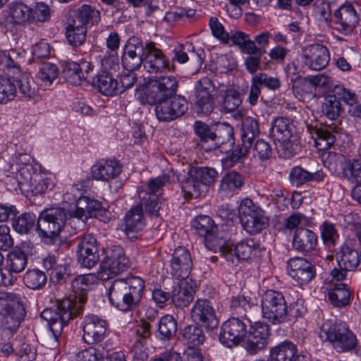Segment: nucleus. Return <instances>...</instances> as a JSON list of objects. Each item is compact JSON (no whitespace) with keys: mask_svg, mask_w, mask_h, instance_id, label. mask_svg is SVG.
<instances>
[{"mask_svg":"<svg viewBox=\"0 0 361 361\" xmlns=\"http://www.w3.org/2000/svg\"><path fill=\"white\" fill-rule=\"evenodd\" d=\"M109 300L112 305L123 312L135 308L140 302L145 289V281L137 276L118 279L106 286Z\"/></svg>","mask_w":361,"mask_h":361,"instance_id":"obj_1","label":"nucleus"},{"mask_svg":"<svg viewBox=\"0 0 361 361\" xmlns=\"http://www.w3.org/2000/svg\"><path fill=\"white\" fill-rule=\"evenodd\" d=\"M69 210L53 207L43 211L37 219L36 230L47 243H53L66 224L74 228V221L69 219Z\"/></svg>","mask_w":361,"mask_h":361,"instance_id":"obj_2","label":"nucleus"},{"mask_svg":"<svg viewBox=\"0 0 361 361\" xmlns=\"http://www.w3.org/2000/svg\"><path fill=\"white\" fill-rule=\"evenodd\" d=\"M73 305L70 298H63L57 302L55 307L47 308L42 312L41 317L48 322L49 330L55 334L61 335L63 326L80 314V306L73 309Z\"/></svg>","mask_w":361,"mask_h":361,"instance_id":"obj_3","label":"nucleus"},{"mask_svg":"<svg viewBox=\"0 0 361 361\" xmlns=\"http://www.w3.org/2000/svg\"><path fill=\"white\" fill-rule=\"evenodd\" d=\"M78 190L77 185H72L70 191L68 190L64 195V200L72 202L76 200L75 209L69 210V219L74 221V228L77 229L79 226H82L87 219L95 217L102 212V204L100 202L90 199L87 196H80L77 198L76 195L70 197L71 192Z\"/></svg>","mask_w":361,"mask_h":361,"instance_id":"obj_4","label":"nucleus"},{"mask_svg":"<svg viewBox=\"0 0 361 361\" xmlns=\"http://www.w3.org/2000/svg\"><path fill=\"white\" fill-rule=\"evenodd\" d=\"M320 336L329 341L337 352L350 351L357 346L356 336L343 324L324 323Z\"/></svg>","mask_w":361,"mask_h":361,"instance_id":"obj_5","label":"nucleus"},{"mask_svg":"<svg viewBox=\"0 0 361 361\" xmlns=\"http://www.w3.org/2000/svg\"><path fill=\"white\" fill-rule=\"evenodd\" d=\"M217 172L208 167L194 168L182 183V190L185 196L197 198L205 192L207 187L215 182Z\"/></svg>","mask_w":361,"mask_h":361,"instance_id":"obj_6","label":"nucleus"},{"mask_svg":"<svg viewBox=\"0 0 361 361\" xmlns=\"http://www.w3.org/2000/svg\"><path fill=\"white\" fill-rule=\"evenodd\" d=\"M263 317L274 324L288 322V307L281 293L268 290L262 298Z\"/></svg>","mask_w":361,"mask_h":361,"instance_id":"obj_7","label":"nucleus"},{"mask_svg":"<svg viewBox=\"0 0 361 361\" xmlns=\"http://www.w3.org/2000/svg\"><path fill=\"white\" fill-rule=\"evenodd\" d=\"M105 254L97 272L98 278L101 280L107 281L129 267V260L121 246L108 247L105 250Z\"/></svg>","mask_w":361,"mask_h":361,"instance_id":"obj_8","label":"nucleus"},{"mask_svg":"<svg viewBox=\"0 0 361 361\" xmlns=\"http://www.w3.org/2000/svg\"><path fill=\"white\" fill-rule=\"evenodd\" d=\"M105 254L97 272L98 278L101 280L107 281L129 267V260L121 246L108 247L105 250Z\"/></svg>","mask_w":361,"mask_h":361,"instance_id":"obj_9","label":"nucleus"},{"mask_svg":"<svg viewBox=\"0 0 361 361\" xmlns=\"http://www.w3.org/2000/svg\"><path fill=\"white\" fill-rule=\"evenodd\" d=\"M238 213L243 227L250 234L260 232L267 224L268 220L264 212L250 199H245L241 202Z\"/></svg>","mask_w":361,"mask_h":361,"instance_id":"obj_10","label":"nucleus"},{"mask_svg":"<svg viewBox=\"0 0 361 361\" xmlns=\"http://www.w3.org/2000/svg\"><path fill=\"white\" fill-rule=\"evenodd\" d=\"M293 130V126L286 118H277L271 123L270 135L280 144L279 147L281 149L279 150H283V157L286 158L292 157L297 147Z\"/></svg>","mask_w":361,"mask_h":361,"instance_id":"obj_11","label":"nucleus"},{"mask_svg":"<svg viewBox=\"0 0 361 361\" xmlns=\"http://www.w3.org/2000/svg\"><path fill=\"white\" fill-rule=\"evenodd\" d=\"M245 318L250 324L248 336L245 343V350L251 355L266 348L269 336V326L260 322H254L247 314Z\"/></svg>","mask_w":361,"mask_h":361,"instance_id":"obj_12","label":"nucleus"},{"mask_svg":"<svg viewBox=\"0 0 361 361\" xmlns=\"http://www.w3.org/2000/svg\"><path fill=\"white\" fill-rule=\"evenodd\" d=\"M18 183L35 194L43 193L54 185L50 178L35 170L32 166H27L21 170Z\"/></svg>","mask_w":361,"mask_h":361,"instance_id":"obj_13","label":"nucleus"},{"mask_svg":"<svg viewBox=\"0 0 361 361\" xmlns=\"http://www.w3.org/2000/svg\"><path fill=\"white\" fill-rule=\"evenodd\" d=\"M301 56L303 66L312 71L324 69L330 61L328 49L319 43L304 47Z\"/></svg>","mask_w":361,"mask_h":361,"instance_id":"obj_14","label":"nucleus"},{"mask_svg":"<svg viewBox=\"0 0 361 361\" xmlns=\"http://www.w3.org/2000/svg\"><path fill=\"white\" fill-rule=\"evenodd\" d=\"M190 314L195 323L209 330L214 329L219 325L215 310L207 299H197L191 309Z\"/></svg>","mask_w":361,"mask_h":361,"instance_id":"obj_15","label":"nucleus"},{"mask_svg":"<svg viewBox=\"0 0 361 361\" xmlns=\"http://www.w3.org/2000/svg\"><path fill=\"white\" fill-rule=\"evenodd\" d=\"M78 262L81 267L91 269L99 260L97 240L91 234L84 235L77 247Z\"/></svg>","mask_w":361,"mask_h":361,"instance_id":"obj_16","label":"nucleus"},{"mask_svg":"<svg viewBox=\"0 0 361 361\" xmlns=\"http://www.w3.org/2000/svg\"><path fill=\"white\" fill-rule=\"evenodd\" d=\"M145 47L137 37H130L124 48L121 61L123 66L128 71H134L144 64Z\"/></svg>","mask_w":361,"mask_h":361,"instance_id":"obj_17","label":"nucleus"},{"mask_svg":"<svg viewBox=\"0 0 361 361\" xmlns=\"http://www.w3.org/2000/svg\"><path fill=\"white\" fill-rule=\"evenodd\" d=\"M246 324L238 318L228 319L221 326L220 342L229 348L238 345L246 335Z\"/></svg>","mask_w":361,"mask_h":361,"instance_id":"obj_18","label":"nucleus"},{"mask_svg":"<svg viewBox=\"0 0 361 361\" xmlns=\"http://www.w3.org/2000/svg\"><path fill=\"white\" fill-rule=\"evenodd\" d=\"M108 324L96 315L87 316L83 324L84 341L93 345L103 341L107 335Z\"/></svg>","mask_w":361,"mask_h":361,"instance_id":"obj_19","label":"nucleus"},{"mask_svg":"<svg viewBox=\"0 0 361 361\" xmlns=\"http://www.w3.org/2000/svg\"><path fill=\"white\" fill-rule=\"evenodd\" d=\"M336 29L344 35L353 32L358 24L359 15L350 3H345L334 13Z\"/></svg>","mask_w":361,"mask_h":361,"instance_id":"obj_20","label":"nucleus"},{"mask_svg":"<svg viewBox=\"0 0 361 361\" xmlns=\"http://www.w3.org/2000/svg\"><path fill=\"white\" fill-rule=\"evenodd\" d=\"M144 47V68L147 71L150 73H157L170 69L168 58L162 50L156 47L154 42L147 43Z\"/></svg>","mask_w":361,"mask_h":361,"instance_id":"obj_21","label":"nucleus"},{"mask_svg":"<svg viewBox=\"0 0 361 361\" xmlns=\"http://www.w3.org/2000/svg\"><path fill=\"white\" fill-rule=\"evenodd\" d=\"M192 267V262L189 251L183 247H177L171 261V275L178 279H190L189 275Z\"/></svg>","mask_w":361,"mask_h":361,"instance_id":"obj_22","label":"nucleus"},{"mask_svg":"<svg viewBox=\"0 0 361 361\" xmlns=\"http://www.w3.org/2000/svg\"><path fill=\"white\" fill-rule=\"evenodd\" d=\"M259 254V245L253 238L243 240L235 245H228L226 248L225 258L227 261H245L257 256Z\"/></svg>","mask_w":361,"mask_h":361,"instance_id":"obj_23","label":"nucleus"},{"mask_svg":"<svg viewBox=\"0 0 361 361\" xmlns=\"http://www.w3.org/2000/svg\"><path fill=\"white\" fill-rule=\"evenodd\" d=\"M234 145L233 128L228 123H221L213 130L211 143L204 146L207 152L221 148V151L228 152Z\"/></svg>","mask_w":361,"mask_h":361,"instance_id":"obj_24","label":"nucleus"},{"mask_svg":"<svg viewBox=\"0 0 361 361\" xmlns=\"http://www.w3.org/2000/svg\"><path fill=\"white\" fill-rule=\"evenodd\" d=\"M196 288V283L192 279L179 281L171 293L173 305L180 308L187 307L194 299Z\"/></svg>","mask_w":361,"mask_h":361,"instance_id":"obj_25","label":"nucleus"},{"mask_svg":"<svg viewBox=\"0 0 361 361\" xmlns=\"http://www.w3.org/2000/svg\"><path fill=\"white\" fill-rule=\"evenodd\" d=\"M288 274L300 285L307 283L315 276L314 266L302 257H295L288 262Z\"/></svg>","mask_w":361,"mask_h":361,"instance_id":"obj_26","label":"nucleus"},{"mask_svg":"<svg viewBox=\"0 0 361 361\" xmlns=\"http://www.w3.org/2000/svg\"><path fill=\"white\" fill-rule=\"evenodd\" d=\"M122 171V166L116 159H102L91 169L92 178L97 180L109 181Z\"/></svg>","mask_w":361,"mask_h":361,"instance_id":"obj_27","label":"nucleus"},{"mask_svg":"<svg viewBox=\"0 0 361 361\" xmlns=\"http://www.w3.org/2000/svg\"><path fill=\"white\" fill-rule=\"evenodd\" d=\"M100 20V12L90 5L83 4L80 8L72 11L69 21L77 26L86 27L88 25L97 24Z\"/></svg>","mask_w":361,"mask_h":361,"instance_id":"obj_28","label":"nucleus"},{"mask_svg":"<svg viewBox=\"0 0 361 361\" xmlns=\"http://www.w3.org/2000/svg\"><path fill=\"white\" fill-rule=\"evenodd\" d=\"M317 244V234L307 228H298L293 238V247L301 252H309L314 250Z\"/></svg>","mask_w":361,"mask_h":361,"instance_id":"obj_29","label":"nucleus"},{"mask_svg":"<svg viewBox=\"0 0 361 361\" xmlns=\"http://www.w3.org/2000/svg\"><path fill=\"white\" fill-rule=\"evenodd\" d=\"M244 183L242 174L235 171H228L221 176L218 191L224 195L231 196L243 188Z\"/></svg>","mask_w":361,"mask_h":361,"instance_id":"obj_30","label":"nucleus"},{"mask_svg":"<svg viewBox=\"0 0 361 361\" xmlns=\"http://www.w3.org/2000/svg\"><path fill=\"white\" fill-rule=\"evenodd\" d=\"M90 277L87 275H80L75 277L71 283L73 297H68L73 301V309L80 306V313L82 311L83 305L87 300L86 292L90 288Z\"/></svg>","mask_w":361,"mask_h":361,"instance_id":"obj_31","label":"nucleus"},{"mask_svg":"<svg viewBox=\"0 0 361 361\" xmlns=\"http://www.w3.org/2000/svg\"><path fill=\"white\" fill-rule=\"evenodd\" d=\"M115 74H111L106 71L100 72L92 78V85L99 92L106 96L118 94V80L114 78Z\"/></svg>","mask_w":361,"mask_h":361,"instance_id":"obj_32","label":"nucleus"},{"mask_svg":"<svg viewBox=\"0 0 361 361\" xmlns=\"http://www.w3.org/2000/svg\"><path fill=\"white\" fill-rule=\"evenodd\" d=\"M337 133V127L331 126L322 128H315L310 132L316 147L320 151L326 150L332 146L336 140L335 133Z\"/></svg>","mask_w":361,"mask_h":361,"instance_id":"obj_33","label":"nucleus"},{"mask_svg":"<svg viewBox=\"0 0 361 361\" xmlns=\"http://www.w3.org/2000/svg\"><path fill=\"white\" fill-rule=\"evenodd\" d=\"M144 226L142 206L137 205L126 213L121 229L128 235L142 230Z\"/></svg>","mask_w":361,"mask_h":361,"instance_id":"obj_34","label":"nucleus"},{"mask_svg":"<svg viewBox=\"0 0 361 361\" xmlns=\"http://www.w3.org/2000/svg\"><path fill=\"white\" fill-rule=\"evenodd\" d=\"M360 257L357 250L344 245L337 253V262L339 267L344 270H355L360 264Z\"/></svg>","mask_w":361,"mask_h":361,"instance_id":"obj_35","label":"nucleus"},{"mask_svg":"<svg viewBox=\"0 0 361 361\" xmlns=\"http://www.w3.org/2000/svg\"><path fill=\"white\" fill-rule=\"evenodd\" d=\"M25 314V310L23 304L19 300H16V302H13V305L7 310V312L1 315L4 319L5 329L11 331H16L23 320Z\"/></svg>","mask_w":361,"mask_h":361,"instance_id":"obj_36","label":"nucleus"},{"mask_svg":"<svg viewBox=\"0 0 361 361\" xmlns=\"http://www.w3.org/2000/svg\"><path fill=\"white\" fill-rule=\"evenodd\" d=\"M296 346L290 341H283L270 349L269 361H295Z\"/></svg>","mask_w":361,"mask_h":361,"instance_id":"obj_37","label":"nucleus"},{"mask_svg":"<svg viewBox=\"0 0 361 361\" xmlns=\"http://www.w3.org/2000/svg\"><path fill=\"white\" fill-rule=\"evenodd\" d=\"M324 177V174L321 171L310 173L300 166H295L292 169L289 176L290 181L292 185L297 187L311 180L320 181L323 180Z\"/></svg>","mask_w":361,"mask_h":361,"instance_id":"obj_38","label":"nucleus"},{"mask_svg":"<svg viewBox=\"0 0 361 361\" xmlns=\"http://www.w3.org/2000/svg\"><path fill=\"white\" fill-rule=\"evenodd\" d=\"M206 247L215 252L218 251L225 257L226 248L229 245H226V239L223 231H219L216 226L214 231L209 232L204 237Z\"/></svg>","mask_w":361,"mask_h":361,"instance_id":"obj_39","label":"nucleus"},{"mask_svg":"<svg viewBox=\"0 0 361 361\" xmlns=\"http://www.w3.org/2000/svg\"><path fill=\"white\" fill-rule=\"evenodd\" d=\"M8 14L17 24L30 21L32 9L21 1H14L8 6Z\"/></svg>","mask_w":361,"mask_h":361,"instance_id":"obj_40","label":"nucleus"},{"mask_svg":"<svg viewBox=\"0 0 361 361\" xmlns=\"http://www.w3.org/2000/svg\"><path fill=\"white\" fill-rule=\"evenodd\" d=\"M350 293L345 283H338L329 292V299L336 307H344L349 303Z\"/></svg>","mask_w":361,"mask_h":361,"instance_id":"obj_41","label":"nucleus"},{"mask_svg":"<svg viewBox=\"0 0 361 361\" xmlns=\"http://www.w3.org/2000/svg\"><path fill=\"white\" fill-rule=\"evenodd\" d=\"M23 283L30 289L40 290L47 283V276L39 269H29L23 276Z\"/></svg>","mask_w":361,"mask_h":361,"instance_id":"obj_42","label":"nucleus"},{"mask_svg":"<svg viewBox=\"0 0 361 361\" xmlns=\"http://www.w3.org/2000/svg\"><path fill=\"white\" fill-rule=\"evenodd\" d=\"M7 267L12 273L23 271L27 264V255L20 250H13L7 255Z\"/></svg>","mask_w":361,"mask_h":361,"instance_id":"obj_43","label":"nucleus"},{"mask_svg":"<svg viewBox=\"0 0 361 361\" xmlns=\"http://www.w3.org/2000/svg\"><path fill=\"white\" fill-rule=\"evenodd\" d=\"M62 75L66 81L73 85H79L87 78L84 73L80 71V66L75 62H68L64 64Z\"/></svg>","mask_w":361,"mask_h":361,"instance_id":"obj_44","label":"nucleus"},{"mask_svg":"<svg viewBox=\"0 0 361 361\" xmlns=\"http://www.w3.org/2000/svg\"><path fill=\"white\" fill-rule=\"evenodd\" d=\"M258 121L252 117H246L242 123V142L252 144L253 140L259 135Z\"/></svg>","mask_w":361,"mask_h":361,"instance_id":"obj_45","label":"nucleus"},{"mask_svg":"<svg viewBox=\"0 0 361 361\" xmlns=\"http://www.w3.org/2000/svg\"><path fill=\"white\" fill-rule=\"evenodd\" d=\"M86 27L79 25L76 27V24L68 20L66 36L70 44L73 47L82 44L86 39Z\"/></svg>","mask_w":361,"mask_h":361,"instance_id":"obj_46","label":"nucleus"},{"mask_svg":"<svg viewBox=\"0 0 361 361\" xmlns=\"http://www.w3.org/2000/svg\"><path fill=\"white\" fill-rule=\"evenodd\" d=\"M230 39L233 44L238 46L243 53L256 54L259 51V48L256 47L255 42L250 39L249 35L243 32H236Z\"/></svg>","mask_w":361,"mask_h":361,"instance_id":"obj_47","label":"nucleus"},{"mask_svg":"<svg viewBox=\"0 0 361 361\" xmlns=\"http://www.w3.org/2000/svg\"><path fill=\"white\" fill-rule=\"evenodd\" d=\"M59 73V70L56 65L44 62L38 71L37 78L44 85H50L56 80Z\"/></svg>","mask_w":361,"mask_h":361,"instance_id":"obj_48","label":"nucleus"},{"mask_svg":"<svg viewBox=\"0 0 361 361\" xmlns=\"http://www.w3.org/2000/svg\"><path fill=\"white\" fill-rule=\"evenodd\" d=\"M36 216L32 213H24L13 218V227L19 233H27L35 226Z\"/></svg>","mask_w":361,"mask_h":361,"instance_id":"obj_49","label":"nucleus"},{"mask_svg":"<svg viewBox=\"0 0 361 361\" xmlns=\"http://www.w3.org/2000/svg\"><path fill=\"white\" fill-rule=\"evenodd\" d=\"M225 94L223 100V107L226 111L231 112L236 110L242 103L240 94L233 88L221 90Z\"/></svg>","mask_w":361,"mask_h":361,"instance_id":"obj_50","label":"nucleus"},{"mask_svg":"<svg viewBox=\"0 0 361 361\" xmlns=\"http://www.w3.org/2000/svg\"><path fill=\"white\" fill-rule=\"evenodd\" d=\"M144 95L146 102L151 105H157L167 97L153 79L150 80L145 87Z\"/></svg>","mask_w":361,"mask_h":361,"instance_id":"obj_51","label":"nucleus"},{"mask_svg":"<svg viewBox=\"0 0 361 361\" xmlns=\"http://www.w3.org/2000/svg\"><path fill=\"white\" fill-rule=\"evenodd\" d=\"M183 337L188 345L194 346L203 343L205 339L202 330L200 327L193 325L184 328Z\"/></svg>","mask_w":361,"mask_h":361,"instance_id":"obj_52","label":"nucleus"},{"mask_svg":"<svg viewBox=\"0 0 361 361\" xmlns=\"http://www.w3.org/2000/svg\"><path fill=\"white\" fill-rule=\"evenodd\" d=\"M153 80L157 83L167 97L175 94L178 88V81L172 75L156 77Z\"/></svg>","mask_w":361,"mask_h":361,"instance_id":"obj_53","label":"nucleus"},{"mask_svg":"<svg viewBox=\"0 0 361 361\" xmlns=\"http://www.w3.org/2000/svg\"><path fill=\"white\" fill-rule=\"evenodd\" d=\"M192 226L199 235L204 237L216 227L214 221L206 215L197 216L192 221Z\"/></svg>","mask_w":361,"mask_h":361,"instance_id":"obj_54","label":"nucleus"},{"mask_svg":"<svg viewBox=\"0 0 361 361\" xmlns=\"http://www.w3.org/2000/svg\"><path fill=\"white\" fill-rule=\"evenodd\" d=\"M361 172V161L358 159L346 160L342 166V176L349 181L357 182Z\"/></svg>","mask_w":361,"mask_h":361,"instance_id":"obj_55","label":"nucleus"},{"mask_svg":"<svg viewBox=\"0 0 361 361\" xmlns=\"http://www.w3.org/2000/svg\"><path fill=\"white\" fill-rule=\"evenodd\" d=\"M341 102L336 95H329L322 106L324 114L330 120H335L341 112Z\"/></svg>","mask_w":361,"mask_h":361,"instance_id":"obj_56","label":"nucleus"},{"mask_svg":"<svg viewBox=\"0 0 361 361\" xmlns=\"http://www.w3.org/2000/svg\"><path fill=\"white\" fill-rule=\"evenodd\" d=\"M177 323L171 315H166L159 321V332L164 338H171L177 332Z\"/></svg>","mask_w":361,"mask_h":361,"instance_id":"obj_57","label":"nucleus"},{"mask_svg":"<svg viewBox=\"0 0 361 361\" xmlns=\"http://www.w3.org/2000/svg\"><path fill=\"white\" fill-rule=\"evenodd\" d=\"M15 85L8 79L0 76V103H7L16 97Z\"/></svg>","mask_w":361,"mask_h":361,"instance_id":"obj_58","label":"nucleus"},{"mask_svg":"<svg viewBox=\"0 0 361 361\" xmlns=\"http://www.w3.org/2000/svg\"><path fill=\"white\" fill-rule=\"evenodd\" d=\"M215 96L195 97V108L200 114L209 115L215 109Z\"/></svg>","mask_w":361,"mask_h":361,"instance_id":"obj_59","label":"nucleus"},{"mask_svg":"<svg viewBox=\"0 0 361 361\" xmlns=\"http://www.w3.org/2000/svg\"><path fill=\"white\" fill-rule=\"evenodd\" d=\"M19 92L24 97L33 98L36 94L37 87L32 78L23 75L17 81Z\"/></svg>","mask_w":361,"mask_h":361,"instance_id":"obj_60","label":"nucleus"},{"mask_svg":"<svg viewBox=\"0 0 361 361\" xmlns=\"http://www.w3.org/2000/svg\"><path fill=\"white\" fill-rule=\"evenodd\" d=\"M154 111L157 118L161 121H170L176 118L173 114L174 109L172 111L167 97L156 105Z\"/></svg>","mask_w":361,"mask_h":361,"instance_id":"obj_61","label":"nucleus"},{"mask_svg":"<svg viewBox=\"0 0 361 361\" xmlns=\"http://www.w3.org/2000/svg\"><path fill=\"white\" fill-rule=\"evenodd\" d=\"M216 88L207 77L200 79L195 86V97L215 96Z\"/></svg>","mask_w":361,"mask_h":361,"instance_id":"obj_62","label":"nucleus"},{"mask_svg":"<svg viewBox=\"0 0 361 361\" xmlns=\"http://www.w3.org/2000/svg\"><path fill=\"white\" fill-rule=\"evenodd\" d=\"M231 307L239 314H247L251 317L250 312L256 306H252L244 295L233 296L231 300Z\"/></svg>","mask_w":361,"mask_h":361,"instance_id":"obj_63","label":"nucleus"},{"mask_svg":"<svg viewBox=\"0 0 361 361\" xmlns=\"http://www.w3.org/2000/svg\"><path fill=\"white\" fill-rule=\"evenodd\" d=\"M196 135L200 138L201 147L208 146L211 143L213 130L205 123L196 121L194 125Z\"/></svg>","mask_w":361,"mask_h":361,"instance_id":"obj_64","label":"nucleus"}]
</instances>
